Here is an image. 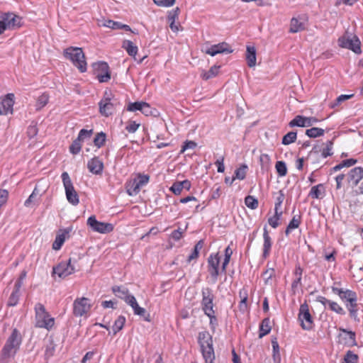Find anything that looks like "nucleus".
<instances>
[{"mask_svg":"<svg viewBox=\"0 0 363 363\" xmlns=\"http://www.w3.org/2000/svg\"><path fill=\"white\" fill-rule=\"evenodd\" d=\"M298 320L303 330H311L313 325V318L309 312V306L306 303L300 306L298 313Z\"/></svg>","mask_w":363,"mask_h":363,"instance_id":"1a4fd4ad","label":"nucleus"},{"mask_svg":"<svg viewBox=\"0 0 363 363\" xmlns=\"http://www.w3.org/2000/svg\"><path fill=\"white\" fill-rule=\"evenodd\" d=\"M1 21L4 22L6 30L19 28L21 26V18L12 13H4Z\"/></svg>","mask_w":363,"mask_h":363,"instance_id":"4be33fe9","label":"nucleus"},{"mask_svg":"<svg viewBox=\"0 0 363 363\" xmlns=\"http://www.w3.org/2000/svg\"><path fill=\"white\" fill-rule=\"evenodd\" d=\"M325 196V187L324 184H319L313 186L308 193V196L312 199H322Z\"/></svg>","mask_w":363,"mask_h":363,"instance_id":"c756f323","label":"nucleus"},{"mask_svg":"<svg viewBox=\"0 0 363 363\" xmlns=\"http://www.w3.org/2000/svg\"><path fill=\"white\" fill-rule=\"evenodd\" d=\"M127 111L135 112L137 111H140L145 116H149L152 113L151 107L149 104L144 101H136L130 103L127 106Z\"/></svg>","mask_w":363,"mask_h":363,"instance_id":"b1692460","label":"nucleus"},{"mask_svg":"<svg viewBox=\"0 0 363 363\" xmlns=\"http://www.w3.org/2000/svg\"><path fill=\"white\" fill-rule=\"evenodd\" d=\"M63 186L65 190L66 198L69 203L77 206L79 203V195L75 190L72 182L67 172H65L61 175Z\"/></svg>","mask_w":363,"mask_h":363,"instance_id":"39448f33","label":"nucleus"},{"mask_svg":"<svg viewBox=\"0 0 363 363\" xmlns=\"http://www.w3.org/2000/svg\"><path fill=\"white\" fill-rule=\"evenodd\" d=\"M346 307L349 311L351 318L356 319L357 317V294L352 296L349 299L345 301Z\"/></svg>","mask_w":363,"mask_h":363,"instance_id":"bb28decb","label":"nucleus"},{"mask_svg":"<svg viewBox=\"0 0 363 363\" xmlns=\"http://www.w3.org/2000/svg\"><path fill=\"white\" fill-rule=\"evenodd\" d=\"M201 307L204 314L215 311L213 303L214 295L212 290L208 287L204 288L201 291Z\"/></svg>","mask_w":363,"mask_h":363,"instance_id":"f8f14e48","label":"nucleus"},{"mask_svg":"<svg viewBox=\"0 0 363 363\" xmlns=\"http://www.w3.org/2000/svg\"><path fill=\"white\" fill-rule=\"evenodd\" d=\"M357 162V160L356 159H352V158L342 160L340 163H339L338 164L333 167L330 169V172H331V173L336 172L337 171H340V169H342L344 167H352Z\"/></svg>","mask_w":363,"mask_h":363,"instance_id":"58836bf2","label":"nucleus"},{"mask_svg":"<svg viewBox=\"0 0 363 363\" xmlns=\"http://www.w3.org/2000/svg\"><path fill=\"white\" fill-rule=\"evenodd\" d=\"M319 121L320 120H318L315 117H306L301 115H298L289 122V126L310 127Z\"/></svg>","mask_w":363,"mask_h":363,"instance_id":"6ab92c4d","label":"nucleus"},{"mask_svg":"<svg viewBox=\"0 0 363 363\" xmlns=\"http://www.w3.org/2000/svg\"><path fill=\"white\" fill-rule=\"evenodd\" d=\"M330 310L332 311L339 314V315H345V311L344 308L338 304L337 302L331 301L329 306H328Z\"/></svg>","mask_w":363,"mask_h":363,"instance_id":"603ef678","label":"nucleus"},{"mask_svg":"<svg viewBox=\"0 0 363 363\" xmlns=\"http://www.w3.org/2000/svg\"><path fill=\"white\" fill-rule=\"evenodd\" d=\"M204 245L203 240H199L194 246L192 252L187 258V262L190 263L193 260H196L199 255L200 250L203 248Z\"/></svg>","mask_w":363,"mask_h":363,"instance_id":"a19ab883","label":"nucleus"},{"mask_svg":"<svg viewBox=\"0 0 363 363\" xmlns=\"http://www.w3.org/2000/svg\"><path fill=\"white\" fill-rule=\"evenodd\" d=\"M139 127V123H137L135 121H130L128 124L126 125L125 130L128 133H133L138 129Z\"/></svg>","mask_w":363,"mask_h":363,"instance_id":"774afa93","label":"nucleus"},{"mask_svg":"<svg viewBox=\"0 0 363 363\" xmlns=\"http://www.w3.org/2000/svg\"><path fill=\"white\" fill-rule=\"evenodd\" d=\"M352 96H353V94H348V95L347 94H342L336 99L335 102L333 104H332L330 106H331V108H334L335 106H337L340 104H341L342 102L351 99Z\"/></svg>","mask_w":363,"mask_h":363,"instance_id":"69168bd1","label":"nucleus"},{"mask_svg":"<svg viewBox=\"0 0 363 363\" xmlns=\"http://www.w3.org/2000/svg\"><path fill=\"white\" fill-rule=\"evenodd\" d=\"M94 74L100 83L107 82L111 79V72L108 63L99 62L94 65Z\"/></svg>","mask_w":363,"mask_h":363,"instance_id":"9d476101","label":"nucleus"},{"mask_svg":"<svg viewBox=\"0 0 363 363\" xmlns=\"http://www.w3.org/2000/svg\"><path fill=\"white\" fill-rule=\"evenodd\" d=\"M155 4L162 7H170L172 6L175 0H153Z\"/></svg>","mask_w":363,"mask_h":363,"instance_id":"338daca9","label":"nucleus"},{"mask_svg":"<svg viewBox=\"0 0 363 363\" xmlns=\"http://www.w3.org/2000/svg\"><path fill=\"white\" fill-rule=\"evenodd\" d=\"M256 48L254 46H247L246 60L250 67H253L256 65Z\"/></svg>","mask_w":363,"mask_h":363,"instance_id":"f704fd0d","label":"nucleus"},{"mask_svg":"<svg viewBox=\"0 0 363 363\" xmlns=\"http://www.w3.org/2000/svg\"><path fill=\"white\" fill-rule=\"evenodd\" d=\"M69 233L70 230L65 229L61 230L60 233L57 235L55 240L52 243V248L55 250H58L61 248L65 240L69 237Z\"/></svg>","mask_w":363,"mask_h":363,"instance_id":"cd10ccee","label":"nucleus"},{"mask_svg":"<svg viewBox=\"0 0 363 363\" xmlns=\"http://www.w3.org/2000/svg\"><path fill=\"white\" fill-rule=\"evenodd\" d=\"M220 68V66L214 65L211 67L210 69L208 71L203 70L201 74V77L203 80H208L209 79L215 77L218 74Z\"/></svg>","mask_w":363,"mask_h":363,"instance_id":"ea45409f","label":"nucleus"},{"mask_svg":"<svg viewBox=\"0 0 363 363\" xmlns=\"http://www.w3.org/2000/svg\"><path fill=\"white\" fill-rule=\"evenodd\" d=\"M75 271L74 266L71 264V259L66 262H61L53 268L54 275L60 278H65L73 274Z\"/></svg>","mask_w":363,"mask_h":363,"instance_id":"dca6fc26","label":"nucleus"},{"mask_svg":"<svg viewBox=\"0 0 363 363\" xmlns=\"http://www.w3.org/2000/svg\"><path fill=\"white\" fill-rule=\"evenodd\" d=\"M179 13L180 9L179 7H176L168 13L167 21L173 32H178L179 30L180 24L179 23H176V21L179 18Z\"/></svg>","mask_w":363,"mask_h":363,"instance_id":"393cba45","label":"nucleus"},{"mask_svg":"<svg viewBox=\"0 0 363 363\" xmlns=\"http://www.w3.org/2000/svg\"><path fill=\"white\" fill-rule=\"evenodd\" d=\"M232 255H233V250L231 249L230 246L228 245L225 249V251H224L225 257H224V259L223 261L222 266H221V272H223V273L226 272V269L230 262Z\"/></svg>","mask_w":363,"mask_h":363,"instance_id":"c03bdc74","label":"nucleus"},{"mask_svg":"<svg viewBox=\"0 0 363 363\" xmlns=\"http://www.w3.org/2000/svg\"><path fill=\"white\" fill-rule=\"evenodd\" d=\"M118 104L115 95L111 89H106L102 99L99 102V111L101 116L108 117L116 111Z\"/></svg>","mask_w":363,"mask_h":363,"instance_id":"7ed1b4c3","label":"nucleus"},{"mask_svg":"<svg viewBox=\"0 0 363 363\" xmlns=\"http://www.w3.org/2000/svg\"><path fill=\"white\" fill-rule=\"evenodd\" d=\"M232 52L233 50L231 49L230 46L225 42L213 45L204 50L206 54L211 56H215L221 53H231Z\"/></svg>","mask_w":363,"mask_h":363,"instance_id":"aec40b11","label":"nucleus"},{"mask_svg":"<svg viewBox=\"0 0 363 363\" xmlns=\"http://www.w3.org/2000/svg\"><path fill=\"white\" fill-rule=\"evenodd\" d=\"M277 172L279 177H284L287 174V168L284 162L278 161L275 164Z\"/></svg>","mask_w":363,"mask_h":363,"instance_id":"3c124183","label":"nucleus"},{"mask_svg":"<svg viewBox=\"0 0 363 363\" xmlns=\"http://www.w3.org/2000/svg\"><path fill=\"white\" fill-rule=\"evenodd\" d=\"M272 345L273 349V357L274 359L276 360L277 358L280 359V354H279V346L278 342L276 338L272 340Z\"/></svg>","mask_w":363,"mask_h":363,"instance_id":"052dcab7","label":"nucleus"},{"mask_svg":"<svg viewBox=\"0 0 363 363\" xmlns=\"http://www.w3.org/2000/svg\"><path fill=\"white\" fill-rule=\"evenodd\" d=\"M87 168L94 174H101L104 170V163L97 157H94L88 161Z\"/></svg>","mask_w":363,"mask_h":363,"instance_id":"a878e982","label":"nucleus"},{"mask_svg":"<svg viewBox=\"0 0 363 363\" xmlns=\"http://www.w3.org/2000/svg\"><path fill=\"white\" fill-rule=\"evenodd\" d=\"M125 323V318L123 315H120L115 320L114 324L113 325V330L114 335L118 333L121 330L123 329Z\"/></svg>","mask_w":363,"mask_h":363,"instance_id":"de8ad7c7","label":"nucleus"},{"mask_svg":"<svg viewBox=\"0 0 363 363\" xmlns=\"http://www.w3.org/2000/svg\"><path fill=\"white\" fill-rule=\"evenodd\" d=\"M272 243V239L269 235L267 228L265 226L263 228V245L262 255V257L264 259H267L270 256Z\"/></svg>","mask_w":363,"mask_h":363,"instance_id":"5701e85b","label":"nucleus"},{"mask_svg":"<svg viewBox=\"0 0 363 363\" xmlns=\"http://www.w3.org/2000/svg\"><path fill=\"white\" fill-rule=\"evenodd\" d=\"M20 292L16 291H13L10 297L9 298L7 305L9 306H15L19 300Z\"/></svg>","mask_w":363,"mask_h":363,"instance_id":"6e6d98bb","label":"nucleus"},{"mask_svg":"<svg viewBox=\"0 0 363 363\" xmlns=\"http://www.w3.org/2000/svg\"><path fill=\"white\" fill-rule=\"evenodd\" d=\"M301 223V215L297 214L294 216L286 228L285 235L288 236L293 230L298 228L300 226Z\"/></svg>","mask_w":363,"mask_h":363,"instance_id":"e433bc0d","label":"nucleus"},{"mask_svg":"<svg viewBox=\"0 0 363 363\" xmlns=\"http://www.w3.org/2000/svg\"><path fill=\"white\" fill-rule=\"evenodd\" d=\"M259 162L262 169H267L271 162L270 157L267 154H261L259 156Z\"/></svg>","mask_w":363,"mask_h":363,"instance_id":"13d9d810","label":"nucleus"},{"mask_svg":"<svg viewBox=\"0 0 363 363\" xmlns=\"http://www.w3.org/2000/svg\"><path fill=\"white\" fill-rule=\"evenodd\" d=\"M203 357L205 359L206 363L213 362L215 359V354L213 347V344L210 345H206L201 347Z\"/></svg>","mask_w":363,"mask_h":363,"instance_id":"72a5a7b5","label":"nucleus"},{"mask_svg":"<svg viewBox=\"0 0 363 363\" xmlns=\"http://www.w3.org/2000/svg\"><path fill=\"white\" fill-rule=\"evenodd\" d=\"M150 181V176L138 173L134 178L129 179L125 184L127 194L130 196L138 195L141 189L145 186Z\"/></svg>","mask_w":363,"mask_h":363,"instance_id":"20e7f679","label":"nucleus"},{"mask_svg":"<svg viewBox=\"0 0 363 363\" xmlns=\"http://www.w3.org/2000/svg\"><path fill=\"white\" fill-rule=\"evenodd\" d=\"M272 330L271 325H270V320L269 318H264L262 320L260 325H259V337L262 338L264 336L267 335L270 333Z\"/></svg>","mask_w":363,"mask_h":363,"instance_id":"79ce46f5","label":"nucleus"},{"mask_svg":"<svg viewBox=\"0 0 363 363\" xmlns=\"http://www.w3.org/2000/svg\"><path fill=\"white\" fill-rule=\"evenodd\" d=\"M43 182L40 180L36 184L34 190L29 197L25 201L24 206L26 207H33L39 203L41 196L45 193L43 189Z\"/></svg>","mask_w":363,"mask_h":363,"instance_id":"4468645a","label":"nucleus"},{"mask_svg":"<svg viewBox=\"0 0 363 363\" xmlns=\"http://www.w3.org/2000/svg\"><path fill=\"white\" fill-rule=\"evenodd\" d=\"M220 256L219 252L211 253L207 259V269L214 283L216 282L220 274Z\"/></svg>","mask_w":363,"mask_h":363,"instance_id":"6e6552de","label":"nucleus"},{"mask_svg":"<svg viewBox=\"0 0 363 363\" xmlns=\"http://www.w3.org/2000/svg\"><path fill=\"white\" fill-rule=\"evenodd\" d=\"M338 45L342 48H347L356 54L362 52L361 42L357 35L352 37L343 35L338 39Z\"/></svg>","mask_w":363,"mask_h":363,"instance_id":"0eeeda50","label":"nucleus"},{"mask_svg":"<svg viewBox=\"0 0 363 363\" xmlns=\"http://www.w3.org/2000/svg\"><path fill=\"white\" fill-rule=\"evenodd\" d=\"M14 95L13 94H8L4 98H0V116L12 113Z\"/></svg>","mask_w":363,"mask_h":363,"instance_id":"412c9836","label":"nucleus"},{"mask_svg":"<svg viewBox=\"0 0 363 363\" xmlns=\"http://www.w3.org/2000/svg\"><path fill=\"white\" fill-rule=\"evenodd\" d=\"M301 279L302 278L300 277H295V279L293 280L291 283V291L293 294H295L296 291L301 288Z\"/></svg>","mask_w":363,"mask_h":363,"instance_id":"e2e57ef3","label":"nucleus"},{"mask_svg":"<svg viewBox=\"0 0 363 363\" xmlns=\"http://www.w3.org/2000/svg\"><path fill=\"white\" fill-rule=\"evenodd\" d=\"M358 359L359 357L357 354L349 350L345 355L344 361L345 363H357Z\"/></svg>","mask_w":363,"mask_h":363,"instance_id":"5fc2aeb1","label":"nucleus"},{"mask_svg":"<svg viewBox=\"0 0 363 363\" xmlns=\"http://www.w3.org/2000/svg\"><path fill=\"white\" fill-rule=\"evenodd\" d=\"M339 331L340 333L337 335L338 343L348 347L357 345L356 335L354 332L347 330L342 328L339 329Z\"/></svg>","mask_w":363,"mask_h":363,"instance_id":"2eb2a0df","label":"nucleus"},{"mask_svg":"<svg viewBox=\"0 0 363 363\" xmlns=\"http://www.w3.org/2000/svg\"><path fill=\"white\" fill-rule=\"evenodd\" d=\"M34 325L35 328H45V307L43 303H38L35 305Z\"/></svg>","mask_w":363,"mask_h":363,"instance_id":"a211bd4d","label":"nucleus"},{"mask_svg":"<svg viewBox=\"0 0 363 363\" xmlns=\"http://www.w3.org/2000/svg\"><path fill=\"white\" fill-rule=\"evenodd\" d=\"M106 141V135L104 132L96 133L94 139V145L97 148H101L105 145Z\"/></svg>","mask_w":363,"mask_h":363,"instance_id":"a18cd8bd","label":"nucleus"},{"mask_svg":"<svg viewBox=\"0 0 363 363\" xmlns=\"http://www.w3.org/2000/svg\"><path fill=\"white\" fill-rule=\"evenodd\" d=\"M240 296L241 297V301L240 303V309L245 310L247 308V294L246 291H240Z\"/></svg>","mask_w":363,"mask_h":363,"instance_id":"680f3d73","label":"nucleus"},{"mask_svg":"<svg viewBox=\"0 0 363 363\" xmlns=\"http://www.w3.org/2000/svg\"><path fill=\"white\" fill-rule=\"evenodd\" d=\"M126 303L128 305H129L133 308L134 313L135 315H138L140 316L145 315V314L146 313L145 309L144 308L140 307L138 305V303L136 301V298H135L134 296L133 297L128 298V301L126 302Z\"/></svg>","mask_w":363,"mask_h":363,"instance_id":"473e14b6","label":"nucleus"},{"mask_svg":"<svg viewBox=\"0 0 363 363\" xmlns=\"http://www.w3.org/2000/svg\"><path fill=\"white\" fill-rule=\"evenodd\" d=\"M112 291L118 298L124 300L125 303L128 301V298L133 296L129 294L128 289L124 286H114L112 287Z\"/></svg>","mask_w":363,"mask_h":363,"instance_id":"c85d7f7f","label":"nucleus"},{"mask_svg":"<svg viewBox=\"0 0 363 363\" xmlns=\"http://www.w3.org/2000/svg\"><path fill=\"white\" fill-rule=\"evenodd\" d=\"M245 203L247 208L255 210L259 206L258 200L252 196H247L245 198Z\"/></svg>","mask_w":363,"mask_h":363,"instance_id":"09e8293b","label":"nucleus"},{"mask_svg":"<svg viewBox=\"0 0 363 363\" xmlns=\"http://www.w3.org/2000/svg\"><path fill=\"white\" fill-rule=\"evenodd\" d=\"M305 29L304 23L299 21V20L296 18H292L290 23V29L289 31L291 33H297Z\"/></svg>","mask_w":363,"mask_h":363,"instance_id":"37998d69","label":"nucleus"},{"mask_svg":"<svg viewBox=\"0 0 363 363\" xmlns=\"http://www.w3.org/2000/svg\"><path fill=\"white\" fill-rule=\"evenodd\" d=\"M331 289H332V291L335 294L337 295L340 298V299L344 302L346 300L351 298L354 294H356V292L354 291H352L350 289H344L338 288V287H336L334 286H332Z\"/></svg>","mask_w":363,"mask_h":363,"instance_id":"7c9ffc66","label":"nucleus"},{"mask_svg":"<svg viewBox=\"0 0 363 363\" xmlns=\"http://www.w3.org/2000/svg\"><path fill=\"white\" fill-rule=\"evenodd\" d=\"M121 22L114 21L112 20H104L101 24V26L110 28L113 30L120 29Z\"/></svg>","mask_w":363,"mask_h":363,"instance_id":"4d7b16f0","label":"nucleus"},{"mask_svg":"<svg viewBox=\"0 0 363 363\" xmlns=\"http://www.w3.org/2000/svg\"><path fill=\"white\" fill-rule=\"evenodd\" d=\"M205 315H207L210 319L209 324L211 325V328L213 330H215L216 327L218 325V320L216 316V311L208 313L207 314Z\"/></svg>","mask_w":363,"mask_h":363,"instance_id":"0e129e2a","label":"nucleus"},{"mask_svg":"<svg viewBox=\"0 0 363 363\" xmlns=\"http://www.w3.org/2000/svg\"><path fill=\"white\" fill-rule=\"evenodd\" d=\"M333 142L332 140H328L326 142L325 147L323 149L321 152V155L323 158H326L333 155Z\"/></svg>","mask_w":363,"mask_h":363,"instance_id":"864d4df0","label":"nucleus"},{"mask_svg":"<svg viewBox=\"0 0 363 363\" xmlns=\"http://www.w3.org/2000/svg\"><path fill=\"white\" fill-rule=\"evenodd\" d=\"M297 134L296 132L291 131L286 134L282 138V144L284 145H288L294 143L296 140Z\"/></svg>","mask_w":363,"mask_h":363,"instance_id":"8fccbe9b","label":"nucleus"},{"mask_svg":"<svg viewBox=\"0 0 363 363\" xmlns=\"http://www.w3.org/2000/svg\"><path fill=\"white\" fill-rule=\"evenodd\" d=\"M87 225L93 231L103 234L111 233L113 230V225L111 223L100 222L94 216H91L87 219Z\"/></svg>","mask_w":363,"mask_h":363,"instance_id":"ddd939ff","label":"nucleus"},{"mask_svg":"<svg viewBox=\"0 0 363 363\" xmlns=\"http://www.w3.org/2000/svg\"><path fill=\"white\" fill-rule=\"evenodd\" d=\"M325 130L320 128L313 127L306 130V135L311 138H315L324 135Z\"/></svg>","mask_w":363,"mask_h":363,"instance_id":"49530a36","label":"nucleus"},{"mask_svg":"<svg viewBox=\"0 0 363 363\" xmlns=\"http://www.w3.org/2000/svg\"><path fill=\"white\" fill-rule=\"evenodd\" d=\"M196 146H197V144L196 142H194L193 140H186L184 143L183 146L182 147V149L180 150V154L184 153L186 150H187L189 149L194 150L196 147Z\"/></svg>","mask_w":363,"mask_h":363,"instance_id":"bf43d9fd","label":"nucleus"},{"mask_svg":"<svg viewBox=\"0 0 363 363\" xmlns=\"http://www.w3.org/2000/svg\"><path fill=\"white\" fill-rule=\"evenodd\" d=\"M22 340L19 331L14 328L0 354V363H9L14 357Z\"/></svg>","mask_w":363,"mask_h":363,"instance_id":"f257e3e1","label":"nucleus"},{"mask_svg":"<svg viewBox=\"0 0 363 363\" xmlns=\"http://www.w3.org/2000/svg\"><path fill=\"white\" fill-rule=\"evenodd\" d=\"M122 48L128 52L130 56H132L135 60V56L138 53V48L132 41L125 40L123 41Z\"/></svg>","mask_w":363,"mask_h":363,"instance_id":"c9c22d12","label":"nucleus"},{"mask_svg":"<svg viewBox=\"0 0 363 363\" xmlns=\"http://www.w3.org/2000/svg\"><path fill=\"white\" fill-rule=\"evenodd\" d=\"M363 179V167H356L351 169L347 174V183L349 186H357Z\"/></svg>","mask_w":363,"mask_h":363,"instance_id":"f3484780","label":"nucleus"},{"mask_svg":"<svg viewBox=\"0 0 363 363\" xmlns=\"http://www.w3.org/2000/svg\"><path fill=\"white\" fill-rule=\"evenodd\" d=\"M63 55L67 60H70L80 72L86 71L87 64L84 53L81 48L69 47L64 50Z\"/></svg>","mask_w":363,"mask_h":363,"instance_id":"f03ea898","label":"nucleus"},{"mask_svg":"<svg viewBox=\"0 0 363 363\" xmlns=\"http://www.w3.org/2000/svg\"><path fill=\"white\" fill-rule=\"evenodd\" d=\"M248 167L247 164H241L235 170L234 176L232 177L230 185H232L235 179L243 180L246 177Z\"/></svg>","mask_w":363,"mask_h":363,"instance_id":"2f4dec72","label":"nucleus"},{"mask_svg":"<svg viewBox=\"0 0 363 363\" xmlns=\"http://www.w3.org/2000/svg\"><path fill=\"white\" fill-rule=\"evenodd\" d=\"M92 304L89 298L86 297L77 298L72 305V313L75 317H87Z\"/></svg>","mask_w":363,"mask_h":363,"instance_id":"423d86ee","label":"nucleus"},{"mask_svg":"<svg viewBox=\"0 0 363 363\" xmlns=\"http://www.w3.org/2000/svg\"><path fill=\"white\" fill-rule=\"evenodd\" d=\"M199 343L201 347L213 344L212 337L208 331H202L199 333Z\"/></svg>","mask_w":363,"mask_h":363,"instance_id":"4c0bfd02","label":"nucleus"},{"mask_svg":"<svg viewBox=\"0 0 363 363\" xmlns=\"http://www.w3.org/2000/svg\"><path fill=\"white\" fill-rule=\"evenodd\" d=\"M94 133L93 129H82L75 139L69 146V151L73 155L79 153L82 147V143L86 138H89Z\"/></svg>","mask_w":363,"mask_h":363,"instance_id":"9b49d317","label":"nucleus"}]
</instances>
